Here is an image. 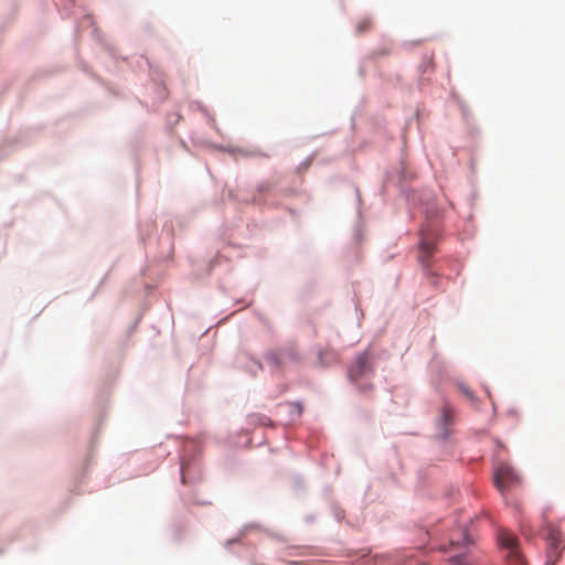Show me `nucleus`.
<instances>
[{
    "label": "nucleus",
    "instance_id": "nucleus-4",
    "mask_svg": "<svg viewBox=\"0 0 565 565\" xmlns=\"http://www.w3.org/2000/svg\"><path fill=\"white\" fill-rule=\"evenodd\" d=\"M371 371L369 354L362 353L349 367L348 375L352 382H358L360 379L371 373Z\"/></svg>",
    "mask_w": 565,
    "mask_h": 565
},
{
    "label": "nucleus",
    "instance_id": "nucleus-10",
    "mask_svg": "<svg viewBox=\"0 0 565 565\" xmlns=\"http://www.w3.org/2000/svg\"><path fill=\"white\" fill-rule=\"evenodd\" d=\"M498 447H499V450H498V452H495V456H503L505 452L504 447L501 445H499Z\"/></svg>",
    "mask_w": 565,
    "mask_h": 565
},
{
    "label": "nucleus",
    "instance_id": "nucleus-8",
    "mask_svg": "<svg viewBox=\"0 0 565 565\" xmlns=\"http://www.w3.org/2000/svg\"><path fill=\"white\" fill-rule=\"evenodd\" d=\"M452 561L456 563V565H465L462 556H456L452 558Z\"/></svg>",
    "mask_w": 565,
    "mask_h": 565
},
{
    "label": "nucleus",
    "instance_id": "nucleus-5",
    "mask_svg": "<svg viewBox=\"0 0 565 565\" xmlns=\"http://www.w3.org/2000/svg\"><path fill=\"white\" fill-rule=\"evenodd\" d=\"M499 542L502 547L510 551L511 557L515 558V562H521V556L518 553V539L514 534L508 531H501L499 533Z\"/></svg>",
    "mask_w": 565,
    "mask_h": 565
},
{
    "label": "nucleus",
    "instance_id": "nucleus-9",
    "mask_svg": "<svg viewBox=\"0 0 565 565\" xmlns=\"http://www.w3.org/2000/svg\"><path fill=\"white\" fill-rule=\"evenodd\" d=\"M181 475H182V481L185 482V470H186V465H182L181 468Z\"/></svg>",
    "mask_w": 565,
    "mask_h": 565
},
{
    "label": "nucleus",
    "instance_id": "nucleus-2",
    "mask_svg": "<svg viewBox=\"0 0 565 565\" xmlns=\"http://www.w3.org/2000/svg\"><path fill=\"white\" fill-rule=\"evenodd\" d=\"M456 422V413L455 409L445 404L441 406L439 411V416L436 419V433L435 437L438 440L445 441L454 434V426Z\"/></svg>",
    "mask_w": 565,
    "mask_h": 565
},
{
    "label": "nucleus",
    "instance_id": "nucleus-1",
    "mask_svg": "<svg viewBox=\"0 0 565 565\" xmlns=\"http://www.w3.org/2000/svg\"><path fill=\"white\" fill-rule=\"evenodd\" d=\"M493 480L497 489L501 493H505L521 483L519 473L507 462H501L495 467Z\"/></svg>",
    "mask_w": 565,
    "mask_h": 565
},
{
    "label": "nucleus",
    "instance_id": "nucleus-6",
    "mask_svg": "<svg viewBox=\"0 0 565 565\" xmlns=\"http://www.w3.org/2000/svg\"><path fill=\"white\" fill-rule=\"evenodd\" d=\"M435 235L423 231L420 234L419 252L422 262H426L435 252Z\"/></svg>",
    "mask_w": 565,
    "mask_h": 565
},
{
    "label": "nucleus",
    "instance_id": "nucleus-7",
    "mask_svg": "<svg viewBox=\"0 0 565 565\" xmlns=\"http://www.w3.org/2000/svg\"><path fill=\"white\" fill-rule=\"evenodd\" d=\"M459 390L462 392V394L470 401L475 399V393L466 385L460 384Z\"/></svg>",
    "mask_w": 565,
    "mask_h": 565
},
{
    "label": "nucleus",
    "instance_id": "nucleus-3",
    "mask_svg": "<svg viewBox=\"0 0 565 565\" xmlns=\"http://www.w3.org/2000/svg\"><path fill=\"white\" fill-rule=\"evenodd\" d=\"M544 539L547 541L550 552H548V561L552 562V565L557 561L561 552L559 545L562 543L561 533L557 529L547 525L542 532Z\"/></svg>",
    "mask_w": 565,
    "mask_h": 565
}]
</instances>
